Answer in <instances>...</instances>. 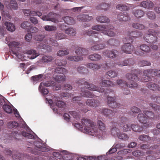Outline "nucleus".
Segmentation results:
<instances>
[{
	"mask_svg": "<svg viewBox=\"0 0 160 160\" xmlns=\"http://www.w3.org/2000/svg\"><path fill=\"white\" fill-rule=\"evenodd\" d=\"M72 117L67 113L64 114V119L68 121L70 118L73 121L72 125L82 132L90 135L98 137L100 139L103 138L102 135L105 134V127L104 124L100 120L98 121L99 126L98 129L93 122L88 119L84 118L82 120V124L78 122L80 119V116L77 113L75 112H72L71 113Z\"/></svg>",
	"mask_w": 160,
	"mask_h": 160,
	"instance_id": "1",
	"label": "nucleus"
},
{
	"mask_svg": "<svg viewBox=\"0 0 160 160\" xmlns=\"http://www.w3.org/2000/svg\"><path fill=\"white\" fill-rule=\"evenodd\" d=\"M5 43L12 49L11 50V53L15 55L18 58L22 60H26L27 58L23 52L21 53V48H19V43L16 42H12L10 40V37H8L6 38Z\"/></svg>",
	"mask_w": 160,
	"mask_h": 160,
	"instance_id": "2",
	"label": "nucleus"
},
{
	"mask_svg": "<svg viewBox=\"0 0 160 160\" xmlns=\"http://www.w3.org/2000/svg\"><path fill=\"white\" fill-rule=\"evenodd\" d=\"M126 78L130 81L129 83L122 79H118L117 80V84L119 85L122 88L123 85H125L127 87L130 88L135 89L138 87V84L136 82L138 80L137 76L135 74H127L126 75Z\"/></svg>",
	"mask_w": 160,
	"mask_h": 160,
	"instance_id": "3",
	"label": "nucleus"
},
{
	"mask_svg": "<svg viewBox=\"0 0 160 160\" xmlns=\"http://www.w3.org/2000/svg\"><path fill=\"white\" fill-rule=\"evenodd\" d=\"M84 85L85 88H82L81 93V95L83 97L92 98L93 96L91 92L88 91L87 89L91 91H96L101 93L104 91L103 88L98 87L93 84H88L87 82H84Z\"/></svg>",
	"mask_w": 160,
	"mask_h": 160,
	"instance_id": "4",
	"label": "nucleus"
},
{
	"mask_svg": "<svg viewBox=\"0 0 160 160\" xmlns=\"http://www.w3.org/2000/svg\"><path fill=\"white\" fill-rule=\"evenodd\" d=\"M67 72L66 69L64 68H57L55 69H52L50 74L53 75V78L56 82H60L66 80L64 74Z\"/></svg>",
	"mask_w": 160,
	"mask_h": 160,
	"instance_id": "5",
	"label": "nucleus"
},
{
	"mask_svg": "<svg viewBox=\"0 0 160 160\" xmlns=\"http://www.w3.org/2000/svg\"><path fill=\"white\" fill-rule=\"evenodd\" d=\"M46 100L48 101L50 105L51 108L52 109L53 112H58L57 107L59 108H64L66 106L65 103L62 101L58 100V98L54 97L52 99L48 100L47 98Z\"/></svg>",
	"mask_w": 160,
	"mask_h": 160,
	"instance_id": "6",
	"label": "nucleus"
},
{
	"mask_svg": "<svg viewBox=\"0 0 160 160\" xmlns=\"http://www.w3.org/2000/svg\"><path fill=\"white\" fill-rule=\"evenodd\" d=\"M124 41L126 42L127 41L128 42L126 43L122 46V51L124 53H130L132 51H133L134 50V47L131 46L130 44V42H132V38L127 37L126 38H125Z\"/></svg>",
	"mask_w": 160,
	"mask_h": 160,
	"instance_id": "7",
	"label": "nucleus"
},
{
	"mask_svg": "<svg viewBox=\"0 0 160 160\" xmlns=\"http://www.w3.org/2000/svg\"><path fill=\"white\" fill-rule=\"evenodd\" d=\"M45 38L43 35H36L34 36V39L36 41H41L50 45L57 46V43L56 41L52 40L50 38Z\"/></svg>",
	"mask_w": 160,
	"mask_h": 160,
	"instance_id": "8",
	"label": "nucleus"
},
{
	"mask_svg": "<svg viewBox=\"0 0 160 160\" xmlns=\"http://www.w3.org/2000/svg\"><path fill=\"white\" fill-rule=\"evenodd\" d=\"M143 74L144 77H143L141 79L143 82H147L150 80L149 74H151L152 76H159L158 70L155 69L145 70L143 72Z\"/></svg>",
	"mask_w": 160,
	"mask_h": 160,
	"instance_id": "9",
	"label": "nucleus"
},
{
	"mask_svg": "<svg viewBox=\"0 0 160 160\" xmlns=\"http://www.w3.org/2000/svg\"><path fill=\"white\" fill-rule=\"evenodd\" d=\"M34 145L35 146V149L34 151V153L35 154L41 155V152L49 151V149L44 147V144L41 143L40 141H38L34 142Z\"/></svg>",
	"mask_w": 160,
	"mask_h": 160,
	"instance_id": "10",
	"label": "nucleus"
},
{
	"mask_svg": "<svg viewBox=\"0 0 160 160\" xmlns=\"http://www.w3.org/2000/svg\"><path fill=\"white\" fill-rule=\"evenodd\" d=\"M18 125L22 128L26 129V130L29 132H30V130L29 128L27 125L24 122L22 121L20 123H19L15 122H10L8 123V126L10 128H12L17 127Z\"/></svg>",
	"mask_w": 160,
	"mask_h": 160,
	"instance_id": "11",
	"label": "nucleus"
},
{
	"mask_svg": "<svg viewBox=\"0 0 160 160\" xmlns=\"http://www.w3.org/2000/svg\"><path fill=\"white\" fill-rule=\"evenodd\" d=\"M54 17H55L56 18H58L59 16L51 12L49 13L47 16H43L42 19L44 21H50L56 23L58 22V20L57 19L53 18Z\"/></svg>",
	"mask_w": 160,
	"mask_h": 160,
	"instance_id": "12",
	"label": "nucleus"
},
{
	"mask_svg": "<svg viewBox=\"0 0 160 160\" xmlns=\"http://www.w3.org/2000/svg\"><path fill=\"white\" fill-rule=\"evenodd\" d=\"M103 54L108 57L113 58L117 57L118 52L116 50L109 51L106 50L103 51Z\"/></svg>",
	"mask_w": 160,
	"mask_h": 160,
	"instance_id": "13",
	"label": "nucleus"
},
{
	"mask_svg": "<svg viewBox=\"0 0 160 160\" xmlns=\"http://www.w3.org/2000/svg\"><path fill=\"white\" fill-rule=\"evenodd\" d=\"M117 18L120 22H126L130 20V17L128 13H120L118 15Z\"/></svg>",
	"mask_w": 160,
	"mask_h": 160,
	"instance_id": "14",
	"label": "nucleus"
},
{
	"mask_svg": "<svg viewBox=\"0 0 160 160\" xmlns=\"http://www.w3.org/2000/svg\"><path fill=\"white\" fill-rule=\"evenodd\" d=\"M154 5L153 3L149 0L143 1L140 3L139 6L146 9H149L153 8Z\"/></svg>",
	"mask_w": 160,
	"mask_h": 160,
	"instance_id": "15",
	"label": "nucleus"
},
{
	"mask_svg": "<svg viewBox=\"0 0 160 160\" xmlns=\"http://www.w3.org/2000/svg\"><path fill=\"white\" fill-rule=\"evenodd\" d=\"M144 39L147 42L153 43L156 41L157 38L152 34L147 33L145 36Z\"/></svg>",
	"mask_w": 160,
	"mask_h": 160,
	"instance_id": "16",
	"label": "nucleus"
},
{
	"mask_svg": "<svg viewBox=\"0 0 160 160\" xmlns=\"http://www.w3.org/2000/svg\"><path fill=\"white\" fill-rule=\"evenodd\" d=\"M77 19L80 22H85L90 21L93 19V18L92 16H89L88 14H83L78 16Z\"/></svg>",
	"mask_w": 160,
	"mask_h": 160,
	"instance_id": "17",
	"label": "nucleus"
},
{
	"mask_svg": "<svg viewBox=\"0 0 160 160\" xmlns=\"http://www.w3.org/2000/svg\"><path fill=\"white\" fill-rule=\"evenodd\" d=\"M133 5L129 4L128 3H121L118 4L116 6L117 9L120 11H126L130 9Z\"/></svg>",
	"mask_w": 160,
	"mask_h": 160,
	"instance_id": "18",
	"label": "nucleus"
},
{
	"mask_svg": "<svg viewBox=\"0 0 160 160\" xmlns=\"http://www.w3.org/2000/svg\"><path fill=\"white\" fill-rule=\"evenodd\" d=\"M86 103L88 106L95 107L98 106L99 103V101L97 100L89 99L87 100Z\"/></svg>",
	"mask_w": 160,
	"mask_h": 160,
	"instance_id": "19",
	"label": "nucleus"
},
{
	"mask_svg": "<svg viewBox=\"0 0 160 160\" xmlns=\"http://www.w3.org/2000/svg\"><path fill=\"white\" fill-rule=\"evenodd\" d=\"M108 105L112 108H116L118 106V104L115 101L114 98L109 97L108 98Z\"/></svg>",
	"mask_w": 160,
	"mask_h": 160,
	"instance_id": "20",
	"label": "nucleus"
},
{
	"mask_svg": "<svg viewBox=\"0 0 160 160\" xmlns=\"http://www.w3.org/2000/svg\"><path fill=\"white\" fill-rule=\"evenodd\" d=\"M4 25L7 30L10 32H12L15 30V26L14 24L11 22H6L4 23Z\"/></svg>",
	"mask_w": 160,
	"mask_h": 160,
	"instance_id": "21",
	"label": "nucleus"
},
{
	"mask_svg": "<svg viewBox=\"0 0 160 160\" xmlns=\"http://www.w3.org/2000/svg\"><path fill=\"white\" fill-rule=\"evenodd\" d=\"M87 67L93 71H96L100 68L102 65L92 63H88L86 65Z\"/></svg>",
	"mask_w": 160,
	"mask_h": 160,
	"instance_id": "22",
	"label": "nucleus"
},
{
	"mask_svg": "<svg viewBox=\"0 0 160 160\" xmlns=\"http://www.w3.org/2000/svg\"><path fill=\"white\" fill-rule=\"evenodd\" d=\"M138 119L141 123L146 124L148 122L147 117L143 113H139L138 116Z\"/></svg>",
	"mask_w": 160,
	"mask_h": 160,
	"instance_id": "23",
	"label": "nucleus"
},
{
	"mask_svg": "<svg viewBox=\"0 0 160 160\" xmlns=\"http://www.w3.org/2000/svg\"><path fill=\"white\" fill-rule=\"evenodd\" d=\"M99 85L102 87H113L115 86V84L113 82L107 80H104L101 81L100 82Z\"/></svg>",
	"mask_w": 160,
	"mask_h": 160,
	"instance_id": "24",
	"label": "nucleus"
},
{
	"mask_svg": "<svg viewBox=\"0 0 160 160\" xmlns=\"http://www.w3.org/2000/svg\"><path fill=\"white\" fill-rule=\"evenodd\" d=\"M62 153L63 154L62 158L64 160H71L73 159L72 155L67 151H62Z\"/></svg>",
	"mask_w": 160,
	"mask_h": 160,
	"instance_id": "25",
	"label": "nucleus"
},
{
	"mask_svg": "<svg viewBox=\"0 0 160 160\" xmlns=\"http://www.w3.org/2000/svg\"><path fill=\"white\" fill-rule=\"evenodd\" d=\"M132 13L135 17L138 18L142 17L144 15L143 11L139 9L133 10Z\"/></svg>",
	"mask_w": 160,
	"mask_h": 160,
	"instance_id": "26",
	"label": "nucleus"
},
{
	"mask_svg": "<svg viewBox=\"0 0 160 160\" xmlns=\"http://www.w3.org/2000/svg\"><path fill=\"white\" fill-rule=\"evenodd\" d=\"M25 53L29 55H32L31 57H29V58L31 59H34L39 55V54L34 50H28L26 51Z\"/></svg>",
	"mask_w": 160,
	"mask_h": 160,
	"instance_id": "27",
	"label": "nucleus"
},
{
	"mask_svg": "<svg viewBox=\"0 0 160 160\" xmlns=\"http://www.w3.org/2000/svg\"><path fill=\"white\" fill-rule=\"evenodd\" d=\"M105 28H106V26L104 25H96L93 26L92 27V30L100 31L102 33Z\"/></svg>",
	"mask_w": 160,
	"mask_h": 160,
	"instance_id": "28",
	"label": "nucleus"
},
{
	"mask_svg": "<svg viewBox=\"0 0 160 160\" xmlns=\"http://www.w3.org/2000/svg\"><path fill=\"white\" fill-rule=\"evenodd\" d=\"M97 21L101 23L108 22L109 20L108 18L105 16H101L97 17Z\"/></svg>",
	"mask_w": 160,
	"mask_h": 160,
	"instance_id": "29",
	"label": "nucleus"
},
{
	"mask_svg": "<svg viewBox=\"0 0 160 160\" xmlns=\"http://www.w3.org/2000/svg\"><path fill=\"white\" fill-rule=\"evenodd\" d=\"M101 58V56L98 54L97 53H94L91 54L89 56V58L92 61H98Z\"/></svg>",
	"mask_w": 160,
	"mask_h": 160,
	"instance_id": "30",
	"label": "nucleus"
},
{
	"mask_svg": "<svg viewBox=\"0 0 160 160\" xmlns=\"http://www.w3.org/2000/svg\"><path fill=\"white\" fill-rule=\"evenodd\" d=\"M55 85V82L52 81H50L46 82L44 83L41 82L39 85V89H40L42 86L44 87H53Z\"/></svg>",
	"mask_w": 160,
	"mask_h": 160,
	"instance_id": "31",
	"label": "nucleus"
},
{
	"mask_svg": "<svg viewBox=\"0 0 160 160\" xmlns=\"http://www.w3.org/2000/svg\"><path fill=\"white\" fill-rule=\"evenodd\" d=\"M54 59V58L51 56H44L42 57V60L43 62L48 63L51 62Z\"/></svg>",
	"mask_w": 160,
	"mask_h": 160,
	"instance_id": "32",
	"label": "nucleus"
},
{
	"mask_svg": "<svg viewBox=\"0 0 160 160\" xmlns=\"http://www.w3.org/2000/svg\"><path fill=\"white\" fill-rule=\"evenodd\" d=\"M63 20L68 24H72L75 23V20L72 18L68 16L64 17Z\"/></svg>",
	"mask_w": 160,
	"mask_h": 160,
	"instance_id": "33",
	"label": "nucleus"
},
{
	"mask_svg": "<svg viewBox=\"0 0 160 160\" xmlns=\"http://www.w3.org/2000/svg\"><path fill=\"white\" fill-rule=\"evenodd\" d=\"M105 48L104 45L102 44L94 45L91 47V49L93 51L99 50L103 49Z\"/></svg>",
	"mask_w": 160,
	"mask_h": 160,
	"instance_id": "34",
	"label": "nucleus"
},
{
	"mask_svg": "<svg viewBox=\"0 0 160 160\" xmlns=\"http://www.w3.org/2000/svg\"><path fill=\"white\" fill-rule=\"evenodd\" d=\"M65 33L70 36H74L76 33V29L73 28H69L65 30Z\"/></svg>",
	"mask_w": 160,
	"mask_h": 160,
	"instance_id": "35",
	"label": "nucleus"
},
{
	"mask_svg": "<svg viewBox=\"0 0 160 160\" xmlns=\"http://www.w3.org/2000/svg\"><path fill=\"white\" fill-rule=\"evenodd\" d=\"M3 108L4 111L8 114H10L12 112V108L8 105H4L3 106Z\"/></svg>",
	"mask_w": 160,
	"mask_h": 160,
	"instance_id": "36",
	"label": "nucleus"
},
{
	"mask_svg": "<svg viewBox=\"0 0 160 160\" xmlns=\"http://www.w3.org/2000/svg\"><path fill=\"white\" fill-rule=\"evenodd\" d=\"M106 28L104 29L102 33L105 35L108 36L110 37H113L115 36V33L113 31L106 30Z\"/></svg>",
	"mask_w": 160,
	"mask_h": 160,
	"instance_id": "37",
	"label": "nucleus"
},
{
	"mask_svg": "<svg viewBox=\"0 0 160 160\" xmlns=\"http://www.w3.org/2000/svg\"><path fill=\"white\" fill-rule=\"evenodd\" d=\"M147 85L148 88L150 89L153 90H158V87L155 84L151 82H149L147 84Z\"/></svg>",
	"mask_w": 160,
	"mask_h": 160,
	"instance_id": "38",
	"label": "nucleus"
},
{
	"mask_svg": "<svg viewBox=\"0 0 160 160\" xmlns=\"http://www.w3.org/2000/svg\"><path fill=\"white\" fill-rule=\"evenodd\" d=\"M10 8L14 10H17L18 8V5L16 0H10Z\"/></svg>",
	"mask_w": 160,
	"mask_h": 160,
	"instance_id": "39",
	"label": "nucleus"
},
{
	"mask_svg": "<svg viewBox=\"0 0 160 160\" xmlns=\"http://www.w3.org/2000/svg\"><path fill=\"white\" fill-rule=\"evenodd\" d=\"M119 133V130L116 127L112 128L111 130V133L112 135L114 137H117Z\"/></svg>",
	"mask_w": 160,
	"mask_h": 160,
	"instance_id": "40",
	"label": "nucleus"
},
{
	"mask_svg": "<svg viewBox=\"0 0 160 160\" xmlns=\"http://www.w3.org/2000/svg\"><path fill=\"white\" fill-rule=\"evenodd\" d=\"M24 15L27 16H29L30 15L35 16V11H31L30 10L28 9H25L23 11Z\"/></svg>",
	"mask_w": 160,
	"mask_h": 160,
	"instance_id": "41",
	"label": "nucleus"
},
{
	"mask_svg": "<svg viewBox=\"0 0 160 160\" xmlns=\"http://www.w3.org/2000/svg\"><path fill=\"white\" fill-rule=\"evenodd\" d=\"M131 127L132 130L135 132H139L142 130V128L136 124H132Z\"/></svg>",
	"mask_w": 160,
	"mask_h": 160,
	"instance_id": "42",
	"label": "nucleus"
},
{
	"mask_svg": "<svg viewBox=\"0 0 160 160\" xmlns=\"http://www.w3.org/2000/svg\"><path fill=\"white\" fill-rule=\"evenodd\" d=\"M68 59L71 61H78L82 59V58H81L78 56L68 57Z\"/></svg>",
	"mask_w": 160,
	"mask_h": 160,
	"instance_id": "43",
	"label": "nucleus"
},
{
	"mask_svg": "<svg viewBox=\"0 0 160 160\" xmlns=\"http://www.w3.org/2000/svg\"><path fill=\"white\" fill-rule=\"evenodd\" d=\"M69 53V52L66 50H60L58 51L57 53L58 56H62L67 55Z\"/></svg>",
	"mask_w": 160,
	"mask_h": 160,
	"instance_id": "44",
	"label": "nucleus"
},
{
	"mask_svg": "<svg viewBox=\"0 0 160 160\" xmlns=\"http://www.w3.org/2000/svg\"><path fill=\"white\" fill-rule=\"evenodd\" d=\"M132 27L136 29H142L144 28V26L142 24L138 23H135L132 24Z\"/></svg>",
	"mask_w": 160,
	"mask_h": 160,
	"instance_id": "45",
	"label": "nucleus"
},
{
	"mask_svg": "<svg viewBox=\"0 0 160 160\" xmlns=\"http://www.w3.org/2000/svg\"><path fill=\"white\" fill-rule=\"evenodd\" d=\"M22 134L25 137L29 139H34L35 138V136L29 133H26L22 131Z\"/></svg>",
	"mask_w": 160,
	"mask_h": 160,
	"instance_id": "46",
	"label": "nucleus"
},
{
	"mask_svg": "<svg viewBox=\"0 0 160 160\" xmlns=\"http://www.w3.org/2000/svg\"><path fill=\"white\" fill-rule=\"evenodd\" d=\"M45 29L48 31H51L55 30L56 28L54 26L46 25L44 27Z\"/></svg>",
	"mask_w": 160,
	"mask_h": 160,
	"instance_id": "47",
	"label": "nucleus"
},
{
	"mask_svg": "<svg viewBox=\"0 0 160 160\" xmlns=\"http://www.w3.org/2000/svg\"><path fill=\"white\" fill-rule=\"evenodd\" d=\"M117 137L119 139L123 140H127L128 139V136L123 133L119 132Z\"/></svg>",
	"mask_w": 160,
	"mask_h": 160,
	"instance_id": "48",
	"label": "nucleus"
},
{
	"mask_svg": "<svg viewBox=\"0 0 160 160\" xmlns=\"http://www.w3.org/2000/svg\"><path fill=\"white\" fill-rule=\"evenodd\" d=\"M146 14L148 17L150 19H154L156 18L155 14L153 12L149 11Z\"/></svg>",
	"mask_w": 160,
	"mask_h": 160,
	"instance_id": "49",
	"label": "nucleus"
},
{
	"mask_svg": "<svg viewBox=\"0 0 160 160\" xmlns=\"http://www.w3.org/2000/svg\"><path fill=\"white\" fill-rule=\"evenodd\" d=\"M42 75L40 74L32 77V78L34 82L40 81H41Z\"/></svg>",
	"mask_w": 160,
	"mask_h": 160,
	"instance_id": "50",
	"label": "nucleus"
},
{
	"mask_svg": "<svg viewBox=\"0 0 160 160\" xmlns=\"http://www.w3.org/2000/svg\"><path fill=\"white\" fill-rule=\"evenodd\" d=\"M140 49L143 51L148 52L150 51V48L145 44H142L140 46Z\"/></svg>",
	"mask_w": 160,
	"mask_h": 160,
	"instance_id": "51",
	"label": "nucleus"
},
{
	"mask_svg": "<svg viewBox=\"0 0 160 160\" xmlns=\"http://www.w3.org/2000/svg\"><path fill=\"white\" fill-rule=\"evenodd\" d=\"M56 63L57 65L59 66L57 68H62V67H60L61 66H64L66 64V62H64L62 61L58 60L56 61Z\"/></svg>",
	"mask_w": 160,
	"mask_h": 160,
	"instance_id": "52",
	"label": "nucleus"
},
{
	"mask_svg": "<svg viewBox=\"0 0 160 160\" xmlns=\"http://www.w3.org/2000/svg\"><path fill=\"white\" fill-rule=\"evenodd\" d=\"M107 75L111 78H114L117 76V73L112 71H110L107 72Z\"/></svg>",
	"mask_w": 160,
	"mask_h": 160,
	"instance_id": "53",
	"label": "nucleus"
},
{
	"mask_svg": "<svg viewBox=\"0 0 160 160\" xmlns=\"http://www.w3.org/2000/svg\"><path fill=\"white\" fill-rule=\"evenodd\" d=\"M102 113L106 116H109L110 114H112L113 115V113H112V111L107 109H105L102 110Z\"/></svg>",
	"mask_w": 160,
	"mask_h": 160,
	"instance_id": "54",
	"label": "nucleus"
},
{
	"mask_svg": "<svg viewBox=\"0 0 160 160\" xmlns=\"http://www.w3.org/2000/svg\"><path fill=\"white\" fill-rule=\"evenodd\" d=\"M62 151L60 152V153L58 152H54L53 153V155L55 157L57 158L61 159L63 158V154L62 153Z\"/></svg>",
	"mask_w": 160,
	"mask_h": 160,
	"instance_id": "55",
	"label": "nucleus"
},
{
	"mask_svg": "<svg viewBox=\"0 0 160 160\" xmlns=\"http://www.w3.org/2000/svg\"><path fill=\"white\" fill-rule=\"evenodd\" d=\"M30 25V23L28 21H24L21 24V27L23 29H27Z\"/></svg>",
	"mask_w": 160,
	"mask_h": 160,
	"instance_id": "56",
	"label": "nucleus"
},
{
	"mask_svg": "<svg viewBox=\"0 0 160 160\" xmlns=\"http://www.w3.org/2000/svg\"><path fill=\"white\" fill-rule=\"evenodd\" d=\"M150 106L154 110L160 112V106L152 103H150Z\"/></svg>",
	"mask_w": 160,
	"mask_h": 160,
	"instance_id": "57",
	"label": "nucleus"
},
{
	"mask_svg": "<svg viewBox=\"0 0 160 160\" xmlns=\"http://www.w3.org/2000/svg\"><path fill=\"white\" fill-rule=\"evenodd\" d=\"M38 48L40 49H46L47 51H49L51 50V49L49 47H47L46 45L43 44L42 43H41L38 46Z\"/></svg>",
	"mask_w": 160,
	"mask_h": 160,
	"instance_id": "58",
	"label": "nucleus"
},
{
	"mask_svg": "<svg viewBox=\"0 0 160 160\" xmlns=\"http://www.w3.org/2000/svg\"><path fill=\"white\" fill-rule=\"evenodd\" d=\"M44 86H42V88L39 89V91L43 95H45L47 94L48 93V91L47 89L44 88Z\"/></svg>",
	"mask_w": 160,
	"mask_h": 160,
	"instance_id": "59",
	"label": "nucleus"
},
{
	"mask_svg": "<svg viewBox=\"0 0 160 160\" xmlns=\"http://www.w3.org/2000/svg\"><path fill=\"white\" fill-rule=\"evenodd\" d=\"M139 64L141 66H149L151 65V63L149 62L144 60L140 61Z\"/></svg>",
	"mask_w": 160,
	"mask_h": 160,
	"instance_id": "60",
	"label": "nucleus"
},
{
	"mask_svg": "<svg viewBox=\"0 0 160 160\" xmlns=\"http://www.w3.org/2000/svg\"><path fill=\"white\" fill-rule=\"evenodd\" d=\"M56 38L57 39L59 40L65 38V36L63 34L58 33L56 35Z\"/></svg>",
	"mask_w": 160,
	"mask_h": 160,
	"instance_id": "61",
	"label": "nucleus"
},
{
	"mask_svg": "<svg viewBox=\"0 0 160 160\" xmlns=\"http://www.w3.org/2000/svg\"><path fill=\"white\" fill-rule=\"evenodd\" d=\"M120 146L119 144H117L116 146V148H115L114 147H112L107 152V153H109V154H111L112 153H113L117 151V148H118Z\"/></svg>",
	"mask_w": 160,
	"mask_h": 160,
	"instance_id": "62",
	"label": "nucleus"
},
{
	"mask_svg": "<svg viewBox=\"0 0 160 160\" xmlns=\"http://www.w3.org/2000/svg\"><path fill=\"white\" fill-rule=\"evenodd\" d=\"M22 155L20 153L14 155L13 156L12 158L14 160H20Z\"/></svg>",
	"mask_w": 160,
	"mask_h": 160,
	"instance_id": "63",
	"label": "nucleus"
},
{
	"mask_svg": "<svg viewBox=\"0 0 160 160\" xmlns=\"http://www.w3.org/2000/svg\"><path fill=\"white\" fill-rule=\"evenodd\" d=\"M104 157H88L87 158V160H98L100 158Z\"/></svg>",
	"mask_w": 160,
	"mask_h": 160,
	"instance_id": "64",
	"label": "nucleus"
}]
</instances>
